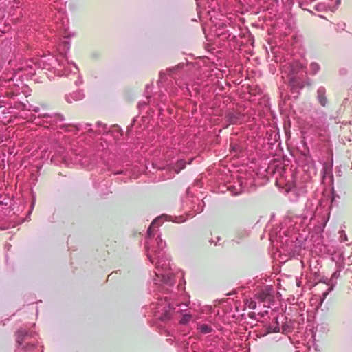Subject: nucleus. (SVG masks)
<instances>
[{
    "mask_svg": "<svg viewBox=\"0 0 352 352\" xmlns=\"http://www.w3.org/2000/svg\"><path fill=\"white\" fill-rule=\"evenodd\" d=\"M155 245L152 247L147 246V256L151 263L155 264L157 269L155 274L158 277H162L164 283L168 285H173L168 271L170 270V259L164 251L166 247V243L158 236L155 241Z\"/></svg>",
    "mask_w": 352,
    "mask_h": 352,
    "instance_id": "nucleus-1",
    "label": "nucleus"
},
{
    "mask_svg": "<svg viewBox=\"0 0 352 352\" xmlns=\"http://www.w3.org/2000/svg\"><path fill=\"white\" fill-rule=\"evenodd\" d=\"M65 118L62 114L40 113L34 118V122L37 125L45 128H51L54 130H62L65 132H72L76 134L80 129V125L64 124Z\"/></svg>",
    "mask_w": 352,
    "mask_h": 352,
    "instance_id": "nucleus-2",
    "label": "nucleus"
},
{
    "mask_svg": "<svg viewBox=\"0 0 352 352\" xmlns=\"http://www.w3.org/2000/svg\"><path fill=\"white\" fill-rule=\"evenodd\" d=\"M51 67L49 69H52L54 73L58 76H73L77 78H80L78 74V67L73 63H69L63 52H60V54L56 58H51Z\"/></svg>",
    "mask_w": 352,
    "mask_h": 352,
    "instance_id": "nucleus-3",
    "label": "nucleus"
},
{
    "mask_svg": "<svg viewBox=\"0 0 352 352\" xmlns=\"http://www.w3.org/2000/svg\"><path fill=\"white\" fill-rule=\"evenodd\" d=\"M272 292L273 289L271 286H265L255 294L254 298L245 299V306L249 309L255 310L257 308L256 300H258V307L262 303L264 308H269L272 299Z\"/></svg>",
    "mask_w": 352,
    "mask_h": 352,
    "instance_id": "nucleus-4",
    "label": "nucleus"
},
{
    "mask_svg": "<svg viewBox=\"0 0 352 352\" xmlns=\"http://www.w3.org/2000/svg\"><path fill=\"white\" fill-rule=\"evenodd\" d=\"M302 69L303 67L299 61L285 62L281 65L282 77L287 78L292 86L296 87V78Z\"/></svg>",
    "mask_w": 352,
    "mask_h": 352,
    "instance_id": "nucleus-5",
    "label": "nucleus"
},
{
    "mask_svg": "<svg viewBox=\"0 0 352 352\" xmlns=\"http://www.w3.org/2000/svg\"><path fill=\"white\" fill-rule=\"evenodd\" d=\"M307 180L296 177V179H292V181H288L286 184V192L296 194L295 197H291V199L293 201H297L300 196L307 192Z\"/></svg>",
    "mask_w": 352,
    "mask_h": 352,
    "instance_id": "nucleus-6",
    "label": "nucleus"
},
{
    "mask_svg": "<svg viewBox=\"0 0 352 352\" xmlns=\"http://www.w3.org/2000/svg\"><path fill=\"white\" fill-rule=\"evenodd\" d=\"M16 341L19 345L22 346V348L26 351H31L36 347V344L33 342H27L26 341L30 338H34L35 334L31 331H28L24 329H20L16 331Z\"/></svg>",
    "mask_w": 352,
    "mask_h": 352,
    "instance_id": "nucleus-7",
    "label": "nucleus"
},
{
    "mask_svg": "<svg viewBox=\"0 0 352 352\" xmlns=\"http://www.w3.org/2000/svg\"><path fill=\"white\" fill-rule=\"evenodd\" d=\"M16 77V73L12 74L10 77L7 76L1 77V86L8 87L10 89V91L6 93L8 96H14L19 94V85L15 82V81L18 80L15 79Z\"/></svg>",
    "mask_w": 352,
    "mask_h": 352,
    "instance_id": "nucleus-8",
    "label": "nucleus"
},
{
    "mask_svg": "<svg viewBox=\"0 0 352 352\" xmlns=\"http://www.w3.org/2000/svg\"><path fill=\"white\" fill-rule=\"evenodd\" d=\"M156 309L157 313L161 314V315L159 316V318L162 320L165 321L170 318V310L172 309V307L170 303L168 302L167 297H164V298H160L158 300Z\"/></svg>",
    "mask_w": 352,
    "mask_h": 352,
    "instance_id": "nucleus-9",
    "label": "nucleus"
},
{
    "mask_svg": "<svg viewBox=\"0 0 352 352\" xmlns=\"http://www.w3.org/2000/svg\"><path fill=\"white\" fill-rule=\"evenodd\" d=\"M57 20H60V21H56V28L57 30L60 32V34L65 38H69L74 36V34H71L69 30V20L68 19L64 16V14L58 12V15L56 16Z\"/></svg>",
    "mask_w": 352,
    "mask_h": 352,
    "instance_id": "nucleus-10",
    "label": "nucleus"
},
{
    "mask_svg": "<svg viewBox=\"0 0 352 352\" xmlns=\"http://www.w3.org/2000/svg\"><path fill=\"white\" fill-rule=\"evenodd\" d=\"M340 3V0H324L315 6V9L318 11H331L337 9Z\"/></svg>",
    "mask_w": 352,
    "mask_h": 352,
    "instance_id": "nucleus-11",
    "label": "nucleus"
},
{
    "mask_svg": "<svg viewBox=\"0 0 352 352\" xmlns=\"http://www.w3.org/2000/svg\"><path fill=\"white\" fill-rule=\"evenodd\" d=\"M225 119L229 124H239L242 122L243 117L239 112L230 111L226 113Z\"/></svg>",
    "mask_w": 352,
    "mask_h": 352,
    "instance_id": "nucleus-12",
    "label": "nucleus"
},
{
    "mask_svg": "<svg viewBox=\"0 0 352 352\" xmlns=\"http://www.w3.org/2000/svg\"><path fill=\"white\" fill-rule=\"evenodd\" d=\"M33 63L32 61H25L20 64V66H19L16 70L17 72H25V74H34V69L32 67Z\"/></svg>",
    "mask_w": 352,
    "mask_h": 352,
    "instance_id": "nucleus-13",
    "label": "nucleus"
},
{
    "mask_svg": "<svg viewBox=\"0 0 352 352\" xmlns=\"http://www.w3.org/2000/svg\"><path fill=\"white\" fill-rule=\"evenodd\" d=\"M317 100L320 104L325 107L328 102L326 96V89L324 87H320L317 90Z\"/></svg>",
    "mask_w": 352,
    "mask_h": 352,
    "instance_id": "nucleus-14",
    "label": "nucleus"
},
{
    "mask_svg": "<svg viewBox=\"0 0 352 352\" xmlns=\"http://www.w3.org/2000/svg\"><path fill=\"white\" fill-rule=\"evenodd\" d=\"M162 217H158L153 221V222L151 223V226L148 227V230H147V235L149 238H151L152 236H154V234H153L152 229H153V228H158L162 224Z\"/></svg>",
    "mask_w": 352,
    "mask_h": 352,
    "instance_id": "nucleus-15",
    "label": "nucleus"
},
{
    "mask_svg": "<svg viewBox=\"0 0 352 352\" xmlns=\"http://www.w3.org/2000/svg\"><path fill=\"white\" fill-rule=\"evenodd\" d=\"M83 96V94L81 91H78L76 92H74L70 96H67L66 100L69 103H71L72 102V100L76 101L80 100L82 99Z\"/></svg>",
    "mask_w": 352,
    "mask_h": 352,
    "instance_id": "nucleus-16",
    "label": "nucleus"
},
{
    "mask_svg": "<svg viewBox=\"0 0 352 352\" xmlns=\"http://www.w3.org/2000/svg\"><path fill=\"white\" fill-rule=\"evenodd\" d=\"M197 330L204 334H207L212 332V328L207 324H199Z\"/></svg>",
    "mask_w": 352,
    "mask_h": 352,
    "instance_id": "nucleus-17",
    "label": "nucleus"
},
{
    "mask_svg": "<svg viewBox=\"0 0 352 352\" xmlns=\"http://www.w3.org/2000/svg\"><path fill=\"white\" fill-rule=\"evenodd\" d=\"M186 167V162L183 160H178L175 164V171L176 173H179L181 170Z\"/></svg>",
    "mask_w": 352,
    "mask_h": 352,
    "instance_id": "nucleus-18",
    "label": "nucleus"
},
{
    "mask_svg": "<svg viewBox=\"0 0 352 352\" xmlns=\"http://www.w3.org/2000/svg\"><path fill=\"white\" fill-rule=\"evenodd\" d=\"M267 313H268L267 310H264V311L261 310L257 314L255 311L250 312L248 314V316H249V318H250L252 319L258 320V318H257V317H256V315L260 316L261 317H263V316H264L265 314H267Z\"/></svg>",
    "mask_w": 352,
    "mask_h": 352,
    "instance_id": "nucleus-19",
    "label": "nucleus"
},
{
    "mask_svg": "<svg viewBox=\"0 0 352 352\" xmlns=\"http://www.w3.org/2000/svg\"><path fill=\"white\" fill-rule=\"evenodd\" d=\"M192 318V316L190 314H184L179 320V324H186L188 323Z\"/></svg>",
    "mask_w": 352,
    "mask_h": 352,
    "instance_id": "nucleus-20",
    "label": "nucleus"
},
{
    "mask_svg": "<svg viewBox=\"0 0 352 352\" xmlns=\"http://www.w3.org/2000/svg\"><path fill=\"white\" fill-rule=\"evenodd\" d=\"M326 287H327V289L326 291H324L322 294V296L320 297V305H321L323 302V301L324 300V299L326 298V297L327 296V295L329 294V292L333 289V287L332 286H329L328 285H326Z\"/></svg>",
    "mask_w": 352,
    "mask_h": 352,
    "instance_id": "nucleus-21",
    "label": "nucleus"
},
{
    "mask_svg": "<svg viewBox=\"0 0 352 352\" xmlns=\"http://www.w3.org/2000/svg\"><path fill=\"white\" fill-rule=\"evenodd\" d=\"M320 69V66L316 63H312L310 65V70L313 74H316Z\"/></svg>",
    "mask_w": 352,
    "mask_h": 352,
    "instance_id": "nucleus-22",
    "label": "nucleus"
},
{
    "mask_svg": "<svg viewBox=\"0 0 352 352\" xmlns=\"http://www.w3.org/2000/svg\"><path fill=\"white\" fill-rule=\"evenodd\" d=\"M62 43L63 45V50L65 51V52H66L69 49V43L67 41H63Z\"/></svg>",
    "mask_w": 352,
    "mask_h": 352,
    "instance_id": "nucleus-23",
    "label": "nucleus"
},
{
    "mask_svg": "<svg viewBox=\"0 0 352 352\" xmlns=\"http://www.w3.org/2000/svg\"><path fill=\"white\" fill-rule=\"evenodd\" d=\"M340 234H341V235H340V241L341 242H345V241H346L348 239H347L346 234L344 233V231H342V232H340Z\"/></svg>",
    "mask_w": 352,
    "mask_h": 352,
    "instance_id": "nucleus-24",
    "label": "nucleus"
},
{
    "mask_svg": "<svg viewBox=\"0 0 352 352\" xmlns=\"http://www.w3.org/2000/svg\"><path fill=\"white\" fill-rule=\"evenodd\" d=\"M322 328V327L319 324H318L316 327H315V329H316V333L320 330V329Z\"/></svg>",
    "mask_w": 352,
    "mask_h": 352,
    "instance_id": "nucleus-25",
    "label": "nucleus"
},
{
    "mask_svg": "<svg viewBox=\"0 0 352 352\" xmlns=\"http://www.w3.org/2000/svg\"><path fill=\"white\" fill-rule=\"evenodd\" d=\"M122 173H124L123 170H119V171L116 172L114 174L115 175H118V174H122Z\"/></svg>",
    "mask_w": 352,
    "mask_h": 352,
    "instance_id": "nucleus-26",
    "label": "nucleus"
},
{
    "mask_svg": "<svg viewBox=\"0 0 352 352\" xmlns=\"http://www.w3.org/2000/svg\"><path fill=\"white\" fill-rule=\"evenodd\" d=\"M32 111H35V112H38L39 111V108L38 107H34Z\"/></svg>",
    "mask_w": 352,
    "mask_h": 352,
    "instance_id": "nucleus-27",
    "label": "nucleus"
},
{
    "mask_svg": "<svg viewBox=\"0 0 352 352\" xmlns=\"http://www.w3.org/2000/svg\"><path fill=\"white\" fill-rule=\"evenodd\" d=\"M80 83H82V80H81L79 81V82H78L77 80L75 81V84H76V85L80 84Z\"/></svg>",
    "mask_w": 352,
    "mask_h": 352,
    "instance_id": "nucleus-28",
    "label": "nucleus"
},
{
    "mask_svg": "<svg viewBox=\"0 0 352 352\" xmlns=\"http://www.w3.org/2000/svg\"><path fill=\"white\" fill-rule=\"evenodd\" d=\"M239 193H241V191H239V192H234V195H238V194H239Z\"/></svg>",
    "mask_w": 352,
    "mask_h": 352,
    "instance_id": "nucleus-29",
    "label": "nucleus"
},
{
    "mask_svg": "<svg viewBox=\"0 0 352 352\" xmlns=\"http://www.w3.org/2000/svg\"><path fill=\"white\" fill-rule=\"evenodd\" d=\"M217 241L220 240V237H219V236H217Z\"/></svg>",
    "mask_w": 352,
    "mask_h": 352,
    "instance_id": "nucleus-30",
    "label": "nucleus"
},
{
    "mask_svg": "<svg viewBox=\"0 0 352 352\" xmlns=\"http://www.w3.org/2000/svg\"><path fill=\"white\" fill-rule=\"evenodd\" d=\"M97 124L100 126L101 124L100 122H98Z\"/></svg>",
    "mask_w": 352,
    "mask_h": 352,
    "instance_id": "nucleus-31",
    "label": "nucleus"
},
{
    "mask_svg": "<svg viewBox=\"0 0 352 352\" xmlns=\"http://www.w3.org/2000/svg\"><path fill=\"white\" fill-rule=\"evenodd\" d=\"M274 331H279V328H278V329L275 330Z\"/></svg>",
    "mask_w": 352,
    "mask_h": 352,
    "instance_id": "nucleus-32",
    "label": "nucleus"
},
{
    "mask_svg": "<svg viewBox=\"0 0 352 352\" xmlns=\"http://www.w3.org/2000/svg\"><path fill=\"white\" fill-rule=\"evenodd\" d=\"M1 108V107L0 106V109Z\"/></svg>",
    "mask_w": 352,
    "mask_h": 352,
    "instance_id": "nucleus-33",
    "label": "nucleus"
}]
</instances>
